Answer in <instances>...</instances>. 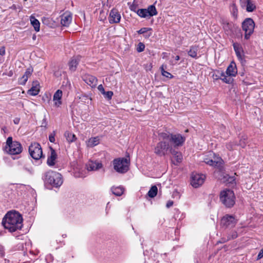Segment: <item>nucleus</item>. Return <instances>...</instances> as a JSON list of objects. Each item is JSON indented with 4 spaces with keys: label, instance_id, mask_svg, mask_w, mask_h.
<instances>
[{
    "label": "nucleus",
    "instance_id": "1",
    "mask_svg": "<svg viewBox=\"0 0 263 263\" xmlns=\"http://www.w3.org/2000/svg\"><path fill=\"white\" fill-rule=\"evenodd\" d=\"M23 218L21 215L15 211H9L4 217L2 223L5 229L10 232H15L22 229Z\"/></svg>",
    "mask_w": 263,
    "mask_h": 263
},
{
    "label": "nucleus",
    "instance_id": "2",
    "mask_svg": "<svg viewBox=\"0 0 263 263\" xmlns=\"http://www.w3.org/2000/svg\"><path fill=\"white\" fill-rule=\"evenodd\" d=\"M42 179L46 187H58L63 182L62 175L52 170L45 172L42 176Z\"/></svg>",
    "mask_w": 263,
    "mask_h": 263
},
{
    "label": "nucleus",
    "instance_id": "3",
    "mask_svg": "<svg viewBox=\"0 0 263 263\" xmlns=\"http://www.w3.org/2000/svg\"><path fill=\"white\" fill-rule=\"evenodd\" d=\"M158 136L160 139L167 140L174 148L182 146L185 141V137L180 134H174L169 132H162L160 133Z\"/></svg>",
    "mask_w": 263,
    "mask_h": 263
},
{
    "label": "nucleus",
    "instance_id": "4",
    "mask_svg": "<svg viewBox=\"0 0 263 263\" xmlns=\"http://www.w3.org/2000/svg\"><path fill=\"white\" fill-rule=\"evenodd\" d=\"M220 201L227 208H231L235 203V196L234 192L228 189H224L220 192Z\"/></svg>",
    "mask_w": 263,
    "mask_h": 263
},
{
    "label": "nucleus",
    "instance_id": "5",
    "mask_svg": "<svg viewBox=\"0 0 263 263\" xmlns=\"http://www.w3.org/2000/svg\"><path fill=\"white\" fill-rule=\"evenodd\" d=\"M5 151L10 155H17L22 152V147L20 142L13 141L12 138L9 137L7 139Z\"/></svg>",
    "mask_w": 263,
    "mask_h": 263
},
{
    "label": "nucleus",
    "instance_id": "6",
    "mask_svg": "<svg viewBox=\"0 0 263 263\" xmlns=\"http://www.w3.org/2000/svg\"><path fill=\"white\" fill-rule=\"evenodd\" d=\"M129 161L127 158H119L114 160V170L119 173L124 174L129 170Z\"/></svg>",
    "mask_w": 263,
    "mask_h": 263
},
{
    "label": "nucleus",
    "instance_id": "7",
    "mask_svg": "<svg viewBox=\"0 0 263 263\" xmlns=\"http://www.w3.org/2000/svg\"><path fill=\"white\" fill-rule=\"evenodd\" d=\"M160 140L158 143H157L156 146L154 148V153L159 156L162 157L165 156L170 148V144L167 142V140Z\"/></svg>",
    "mask_w": 263,
    "mask_h": 263
},
{
    "label": "nucleus",
    "instance_id": "8",
    "mask_svg": "<svg viewBox=\"0 0 263 263\" xmlns=\"http://www.w3.org/2000/svg\"><path fill=\"white\" fill-rule=\"evenodd\" d=\"M255 23L251 18H246L242 23V28L245 31V38L248 40L253 33L254 29Z\"/></svg>",
    "mask_w": 263,
    "mask_h": 263
},
{
    "label": "nucleus",
    "instance_id": "9",
    "mask_svg": "<svg viewBox=\"0 0 263 263\" xmlns=\"http://www.w3.org/2000/svg\"><path fill=\"white\" fill-rule=\"evenodd\" d=\"M158 12L154 5H150L147 9H139L137 14L141 17L149 18L151 17L156 15Z\"/></svg>",
    "mask_w": 263,
    "mask_h": 263
},
{
    "label": "nucleus",
    "instance_id": "10",
    "mask_svg": "<svg viewBox=\"0 0 263 263\" xmlns=\"http://www.w3.org/2000/svg\"><path fill=\"white\" fill-rule=\"evenodd\" d=\"M31 157L35 160H39L43 156V152L40 144L38 143H32L29 147Z\"/></svg>",
    "mask_w": 263,
    "mask_h": 263
},
{
    "label": "nucleus",
    "instance_id": "11",
    "mask_svg": "<svg viewBox=\"0 0 263 263\" xmlns=\"http://www.w3.org/2000/svg\"><path fill=\"white\" fill-rule=\"evenodd\" d=\"M237 222L235 218L230 215H226L221 220V226L224 229H231L234 228Z\"/></svg>",
    "mask_w": 263,
    "mask_h": 263
},
{
    "label": "nucleus",
    "instance_id": "12",
    "mask_svg": "<svg viewBox=\"0 0 263 263\" xmlns=\"http://www.w3.org/2000/svg\"><path fill=\"white\" fill-rule=\"evenodd\" d=\"M205 178V177L203 174H193L191 184L194 187L197 188L203 183Z\"/></svg>",
    "mask_w": 263,
    "mask_h": 263
},
{
    "label": "nucleus",
    "instance_id": "13",
    "mask_svg": "<svg viewBox=\"0 0 263 263\" xmlns=\"http://www.w3.org/2000/svg\"><path fill=\"white\" fill-rule=\"evenodd\" d=\"M233 46L238 59L243 64L246 62L245 54L241 45L238 43H233Z\"/></svg>",
    "mask_w": 263,
    "mask_h": 263
},
{
    "label": "nucleus",
    "instance_id": "14",
    "mask_svg": "<svg viewBox=\"0 0 263 263\" xmlns=\"http://www.w3.org/2000/svg\"><path fill=\"white\" fill-rule=\"evenodd\" d=\"M121 15L117 9H112L109 14V22L110 24L118 23L120 21Z\"/></svg>",
    "mask_w": 263,
    "mask_h": 263
},
{
    "label": "nucleus",
    "instance_id": "15",
    "mask_svg": "<svg viewBox=\"0 0 263 263\" xmlns=\"http://www.w3.org/2000/svg\"><path fill=\"white\" fill-rule=\"evenodd\" d=\"M81 57L78 55L73 57L68 63L69 69L71 72L76 70L77 66L79 64Z\"/></svg>",
    "mask_w": 263,
    "mask_h": 263
},
{
    "label": "nucleus",
    "instance_id": "16",
    "mask_svg": "<svg viewBox=\"0 0 263 263\" xmlns=\"http://www.w3.org/2000/svg\"><path fill=\"white\" fill-rule=\"evenodd\" d=\"M87 169L88 171H97L102 167V164L101 162L98 161H90L86 165Z\"/></svg>",
    "mask_w": 263,
    "mask_h": 263
},
{
    "label": "nucleus",
    "instance_id": "17",
    "mask_svg": "<svg viewBox=\"0 0 263 263\" xmlns=\"http://www.w3.org/2000/svg\"><path fill=\"white\" fill-rule=\"evenodd\" d=\"M61 23L63 26H68L71 22L72 16L70 13L65 12L61 15Z\"/></svg>",
    "mask_w": 263,
    "mask_h": 263
},
{
    "label": "nucleus",
    "instance_id": "18",
    "mask_svg": "<svg viewBox=\"0 0 263 263\" xmlns=\"http://www.w3.org/2000/svg\"><path fill=\"white\" fill-rule=\"evenodd\" d=\"M83 79L85 83L91 87H95L97 85V79L93 76L89 74L85 75Z\"/></svg>",
    "mask_w": 263,
    "mask_h": 263
},
{
    "label": "nucleus",
    "instance_id": "19",
    "mask_svg": "<svg viewBox=\"0 0 263 263\" xmlns=\"http://www.w3.org/2000/svg\"><path fill=\"white\" fill-rule=\"evenodd\" d=\"M226 73L229 76H236L237 73V69L236 65L234 62H231L230 65L228 66L226 70Z\"/></svg>",
    "mask_w": 263,
    "mask_h": 263
},
{
    "label": "nucleus",
    "instance_id": "20",
    "mask_svg": "<svg viewBox=\"0 0 263 263\" xmlns=\"http://www.w3.org/2000/svg\"><path fill=\"white\" fill-rule=\"evenodd\" d=\"M50 155L48 156L47 160V164L50 166H52L55 164V161L57 158V155L53 148L50 147Z\"/></svg>",
    "mask_w": 263,
    "mask_h": 263
},
{
    "label": "nucleus",
    "instance_id": "21",
    "mask_svg": "<svg viewBox=\"0 0 263 263\" xmlns=\"http://www.w3.org/2000/svg\"><path fill=\"white\" fill-rule=\"evenodd\" d=\"M39 85V82L37 81H33L32 86L31 88L28 90V93L29 95L33 96L38 95L40 91Z\"/></svg>",
    "mask_w": 263,
    "mask_h": 263
},
{
    "label": "nucleus",
    "instance_id": "22",
    "mask_svg": "<svg viewBox=\"0 0 263 263\" xmlns=\"http://www.w3.org/2000/svg\"><path fill=\"white\" fill-rule=\"evenodd\" d=\"M222 159L220 158H217V160L209 159L208 158L204 159V162L211 166L214 167H220L221 164Z\"/></svg>",
    "mask_w": 263,
    "mask_h": 263
},
{
    "label": "nucleus",
    "instance_id": "23",
    "mask_svg": "<svg viewBox=\"0 0 263 263\" xmlns=\"http://www.w3.org/2000/svg\"><path fill=\"white\" fill-rule=\"evenodd\" d=\"M62 96V90L59 89L54 94L53 100L54 102L55 106L59 107L61 104V99Z\"/></svg>",
    "mask_w": 263,
    "mask_h": 263
},
{
    "label": "nucleus",
    "instance_id": "24",
    "mask_svg": "<svg viewBox=\"0 0 263 263\" xmlns=\"http://www.w3.org/2000/svg\"><path fill=\"white\" fill-rule=\"evenodd\" d=\"M110 190L114 195L117 196H121L124 192V188L121 185L118 186H113L111 187Z\"/></svg>",
    "mask_w": 263,
    "mask_h": 263
},
{
    "label": "nucleus",
    "instance_id": "25",
    "mask_svg": "<svg viewBox=\"0 0 263 263\" xmlns=\"http://www.w3.org/2000/svg\"><path fill=\"white\" fill-rule=\"evenodd\" d=\"M223 181L232 186L236 184L235 177L234 176H230L228 174L224 175L223 177Z\"/></svg>",
    "mask_w": 263,
    "mask_h": 263
},
{
    "label": "nucleus",
    "instance_id": "26",
    "mask_svg": "<svg viewBox=\"0 0 263 263\" xmlns=\"http://www.w3.org/2000/svg\"><path fill=\"white\" fill-rule=\"evenodd\" d=\"M242 8H246L248 12H252L256 9V6L252 0H249L245 5L241 6Z\"/></svg>",
    "mask_w": 263,
    "mask_h": 263
},
{
    "label": "nucleus",
    "instance_id": "27",
    "mask_svg": "<svg viewBox=\"0 0 263 263\" xmlns=\"http://www.w3.org/2000/svg\"><path fill=\"white\" fill-rule=\"evenodd\" d=\"M198 47L197 46H192L190 47V50L188 51V55L193 58H197V51Z\"/></svg>",
    "mask_w": 263,
    "mask_h": 263
},
{
    "label": "nucleus",
    "instance_id": "28",
    "mask_svg": "<svg viewBox=\"0 0 263 263\" xmlns=\"http://www.w3.org/2000/svg\"><path fill=\"white\" fill-rule=\"evenodd\" d=\"M30 21L31 25L33 26L35 31L39 32L40 31V22L36 18H35V17L32 16H30Z\"/></svg>",
    "mask_w": 263,
    "mask_h": 263
},
{
    "label": "nucleus",
    "instance_id": "29",
    "mask_svg": "<svg viewBox=\"0 0 263 263\" xmlns=\"http://www.w3.org/2000/svg\"><path fill=\"white\" fill-rule=\"evenodd\" d=\"M233 25L227 21L223 22V28L227 34H230L232 32Z\"/></svg>",
    "mask_w": 263,
    "mask_h": 263
},
{
    "label": "nucleus",
    "instance_id": "30",
    "mask_svg": "<svg viewBox=\"0 0 263 263\" xmlns=\"http://www.w3.org/2000/svg\"><path fill=\"white\" fill-rule=\"evenodd\" d=\"M100 142V139L98 137L91 138L87 142V145L90 147H93L98 145Z\"/></svg>",
    "mask_w": 263,
    "mask_h": 263
},
{
    "label": "nucleus",
    "instance_id": "31",
    "mask_svg": "<svg viewBox=\"0 0 263 263\" xmlns=\"http://www.w3.org/2000/svg\"><path fill=\"white\" fill-rule=\"evenodd\" d=\"M158 193V189L156 185L152 186L149 191L148 192L147 195L151 198L155 197Z\"/></svg>",
    "mask_w": 263,
    "mask_h": 263
},
{
    "label": "nucleus",
    "instance_id": "32",
    "mask_svg": "<svg viewBox=\"0 0 263 263\" xmlns=\"http://www.w3.org/2000/svg\"><path fill=\"white\" fill-rule=\"evenodd\" d=\"M220 74V79L224 82L227 84H231L232 83L233 79L230 78V76H227L223 72H221Z\"/></svg>",
    "mask_w": 263,
    "mask_h": 263
},
{
    "label": "nucleus",
    "instance_id": "33",
    "mask_svg": "<svg viewBox=\"0 0 263 263\" xmlns=\"http://www.w3.org/2000/svg\"><path fill=\"white\" fill-rule=\"evenodd\" d=\"M64 136L66 138V140L69 142H72L74 141L76 139V137L75 135L69 132H66L64 134Z\"/></svg>",
    "mask_w": 263,
    "mask_h": 263
},
{
    "label": "nucleus",
    "instance_id": "34",
    "mask_svg": "<svg viewBox=\"0 0 263 263\" xmlns=\"http://www.w3.org/2000/svg\"><path fill=\"white\" fill-rule=\"evenodd\" d=\"M152 29L151 28H146V27H143L141 28L139 30L137 31L138 34H144L145 33H147L148 31H152Z\"/></svg>",
    "mask_w": 263,
    "mask_h": 263
},
{
    "label": "nucleus",
    "instance_id": "35",
    "mask_svg": "<svg viewBox=\"0 0 263 263\" xmlns=\"http://www.w3.org/2000/svg\"><path fill=\"white\" fill-rule=\"evenodd\" d=\"M23 170L26 171L28 174L32 175L34 173V170L31 166H29L27 165H25L23 167Z\"/></svg>",
    "mask_w": 263,
    "mask_h": 263
},
{
    "label": "nucleus",
    "instance_id": "36",
    "mask_svg": "<svg viewBox=\"0 0 263 263\" xmlns=\"http://www.w3.org/2000/svg\"><path fill=\"white\" fill-rule=\"evenodd\" d=\"M28 79V78H27L25 75H23L19 80H18V83L20 84L24 85L26 83L27 80Z\"/></svg>",
    "mask_w": 263,
    "mask_h": 263
},
{
    "label": "nucleus",
    "instance_id": "37",
    "mask_svg": "<svg viewBox=\"0 0 263 263\" xmlns=\"http://www.w3.org/2000/svg\"><path fill=\"white\" fill-rule=\"evenodd\" d=\"M173 157L176 160L177 163H180L182 159V155L180 152L173 156Z\"/></svg>",
    "mask_w": 263,
    "mask_h": 263
},
{
    "label": "nucleus",
    "instance_id": "38",
    "mask_svg": "<svg viewBox=\"0 0 263 263\" xmlns=\"http://www.w3.org/2000/svg\"><path fill=\"white\" fill-rule=\"evenodd\" d=\"M145 49V45L143 43H139L138 45V47L137 48V51L138 52H142L143 51H144Z\"/></svg>",
    "mask_w": 263,
    "mask_h": 263
},
{
    "label": "nucleus",
    "instance_id": "39",
    "mask_svg": "<svg viewBox=\"0 0 263 263\" xmlns=\"http://www.w3.org/2000/svg\"><path fill=\"white\" fill-rule=\"evenodd\" d=\"M228 237L229 240L234 239L237 237V233L236 231H232L231 233V234L228 235Z\"/></svg>",
    "mask_w": 263,
    "mask_h": 263
},
{
    "label": "nucleus",
    "instance_id": "40",
    "mask_svg": "<svg viewBox=\"0 0 263 263\" xmlns=\"http://www.w3.org/2000/svg\"><path fill=\"white\" fill-rule=\"evenodd\" d=\"M55 132L53 131L49 136V140L50 142L54 143L55 141Z\"/></svg>",
    "mask_w": 263,
    "mask_h": 263
},
{
    "label": "nucleus",
    "instance_id": "41",
    "mask_svg": "<svg viewBox=\"0 0 263 263\" xmlns=\"http://www.w3.org/2000/svg\"><path fill=\"white\" fill-rule=\"evenodd\" d=\"M33 71V69L31 68H28L26 70L24 75L26 76L27 78H29L31 76L32 72Z\"/></svg>",
    "mask_w": 263,
    "mask_h": 263
},
{
    "label": "nucleus",
    "instance_id": "42",
    "mask_svg": "<svg viewBox=\"0 0 263 263\" xmlns=\"http://www.w3.org/2000/svg\"><path fill=\"white\" fill-rule=\"evenodd\" d=\"M171 145H170V148H169L168 151L172 154L173 156L178 154L179 152L176 151L175 149H174Z\"/></svg>",
    "mask_w": 263,
    "mask_h": 263
},
{
    "label": "nucleus",
    "instance_id": "43",
    "mask_svg": "<svg viewBox=\"0 0 263 263\" xmlns=\"http://www.w3.org/2000/svg\"><path fill=\"white\" fill-rule=\"evenodd\" d=\"M104 95L106 98H108V99H111L113 96V92L111 91H108L105 92V94Z\"/></svg>",
    "mask_w": 263,
    "mask_h": 263
},
{
    "label": "nucleus",
    "instance_id": "44",
    "mask_svg": "<svg viewBox=\"0 0 263 263\" xmlns=\"http://www.w3.org/2000/svg\"><path fill=\"white\" fill-rule=\"evenodd\" d=\"M229 240V239L228 237L227 238L222 237L217 242V243H224Z\"/></svg>",
    "mask_w": 263,
    "mask_h": 263
},
{
    "label": "nucleus",
    "instance_id": "45",
    "mask_svg": "<svg viewBox=\"0 0 263 263\" xmlns=\"http://www.w3.org/2000/svg\"><path fill=\"white\" fill-rule=\"evenodd\" d=\"M262 257H263V248L259 251V252L257 255V260H259V259H261Z\"/></svg>",
    "mask_w": 263,
    "mask_h": 263
},
{
    "label": "nucleus",
    "instance_id": "46",
    "mask_svg": "<svg viewBox=\"0 0 263 263\" xmlns=\"http://www.w3.org/2000/svg\"><path fill=\"white\" fill-rule=\"evenodd\" d=\"M74 176L76 177H84V175L82 173H80V172L77 173V170H76L75 172H74Z\"/></svg>",
    "mask_w": 263,
    "mask_h": 263
},
{
    "label": "nucleus",
    "instance_id": "47",
    "mask_svg": "<svg viewBox=\"0 0 263 263\" xmlns=\"http://www.w3.org/2000/svg\"><path fill=\"white\" fill-rule=\"evenodd\" d=\"M5 256L4 248L2 246L0 245V256L4 257Z\"/></svg>",
    "mask_w": 263,
    "mask_h": 263
},
{
    "label": "nucleus",
    "instance_id": "48",
    "mask_svg": "<svg viewBox=\"0 0 263 263\" xmlns=\"http://www.w3.org/2000/svg\"><path fill=\"white\" fill-rule=\"evenodd\" d=\"M98 90L101 92L102 93L105 94V91L103 87V85L102 84H100L98 87Z\"/></svg>",
    "mask_w": 263,
    "mask_h": 263
},
{
    "label": "nucleus",
    "instance_id": "49",
    "mask_svg": "<svg viewBox=\"0 0 263 263\" xmlns=\"http://www.w3.org/2000/svg\"><path fill=\"white\" fill-rule=\"evenodd\" d=\"M5 48L4 46H2L0 48V55L3 56L5 54Z\"/></svg>",
    "mask_w": 263,
    "mask_h": 263
},
{
    "label": "nucleus",
    "instance_id": "50",
    "mask_svg": "<svg viewBox=\"0 0 263 263\" xmlns=\"http://www.w3.org/2000/svg\"><path fill=\"white\" fill-rule=\"evenodd\" d=\"M162 75L166 78H172L173 77V75H172V74H171L170 72H168L166 71L165 72H164V73H163Z\"/></svg>",
    "mask_w": 263,
    "mask_h": 263
},
{
    "label": "nucleus",
    "instance_id": "51",
    "mask_svg": "<svg viewBox=\"0 0 263 263\" xmlns=\"http://www.w3.org/2000/svg\"><path fill=\"white\" fill-rule=\"evenodd\" d=\"M233 145L232 143H229L226 145V147L229 150L231 151L233 149Z\"/></svg>",
    "mask_w": 263,
    "mask_h": 263
},
{
    "label": "nucleus",
    "instance_id": "52",
    "mask_svg": "<svg viewBox=\"0 0 263 263\" xmlns=\"http://www.w3.org/2000/svg\"><path fill=\"white\" fill-rule=\"evenodd\" d=\"M173 203H174V202L173 201L168 200L166 203V206L167 208H169L173 205Z\"/></svg>",
    "mask_w": 263,
    "mask_h": 263
},
{
    "label": "nucleus",
    "instance_id": "53",
    "mask_svg": "<svg viewBox=\"0 0 263 263\" xmlns=\"http://www.w3.org/2000/svg\"><path fill=\"white\" fill-rule=\"evenodd\" d=\"M166 68V65H162L161 67H160V69H161V73H162V74H163V73H164V72H165L166 71L165 70V69Z\"/></svg>",
    "mask_w": 263,
    "mask_h": 263
},
{
    "label": "nucleus",
    "instance_id": "54",
    "mask_svg": "<svg viewBox=\"0 0 263 263\" xmlns=\"http://www.w3.org/2000/svg\"><path fill=\"white\" fill-rule=\"evenodd\" d=\"M152 35V33L151 32H147V33H145L143 34V36L145 38H149L151 35Z\"/></svg>",
    "mask_w": 263,
    "mask_h": 263
},
{
    "label": "nucleus",
    "instance_id": "55",
    "mask_svg": "<svg viewBox=\"0 0 263 263\" xmlns=\"http://www.w3.org/2000/svg\"><path fill=\"white\" fill-rule=\"evenodd\" d=\"M20 119L19 118H15L13 120V122L15 124H18L20 122Z\"/></svg>",
    "mask_w": 263,
    "mask_h": 263
},
{
    "label": "nucleus",
    "instance_id": "56",
    "mask_svg": "<svg viewBox=\"0 0 263 263\" xmlns=\"http://www.w3.org/2000/svg\"><path fill=\"white\" fill-rule=\"evenodd\" d=\"M130 10L132 11H135V12H137V11H136V6L135 5H133L130 6Z\"/></svg>",
    "mask_w": 263,
    "mask_h": 263
},
{
    "label": "nucleus",
    "instance_id": "57",
    "mask_svg": "<svg viewBox=\"0 0 263 263\" xmlns=\"http://www.w3.org/2000/svg\"><path fill=\"white\" fill-rule=\"evenodd\" d=\"M240 3L241 5V6H242L243 5H245L246 4V3L248 2L249 0H239Z\"/></svg>",
    "mask_w": 263,
    "mask_h": 263
},
{
    "label": "nucleus",
    "instance_id": "58",
    "mask_svg": "<svg viewBox=\"0 0 263 263\" xmlns=\"http://www.w3.org/2000/svg\"><path fill=\"white\" fill-rule=\"evenodd\" d=\"M114 2V0H110V1H109V0H107V5H109V6H111Z\"/></svg>",
    "mask_w": 263,
    "mask_h": 263
},
{
    "label": "nucleus",
    "instance_id": "59",
    "mask_svg": "<svg viewBox=\"0 0 263 263\" xmlns=\"http://www.w3.org/2000/svg\"><path fill=\"white\" fill-rule=\"evenodd\" d=\"M46 124H47V123H46V119H45V118H44V119H43V123H42V126H46Z\"/></svg>",
    "mask_w": 263,
    "mask_h": 263
},
{
    "label": "nucleus",
    "instance_id": "60",
    "mask_svg": "<svg viewBox=\"0 0 263 263\" xmlns=\"http://www.w3.org/2000/svg\"><path fill=\"white\" fill-rule=\"evenodd\" d=\"M10 9L15 10L16 9L15 5H13L12 6L10 7Z\"/></svg>",
    "mask_w": 263,
    "mask_h": 263
},
{
    "label": "nucleus",
    "instance_id": "61",
    "mask_svg": "<svg viewBox=\"0 0 263 263\" xmlns=\"http://www.w3.org/2000/svg\"><path fill=\"white\" fill-rule=\"evenodd\" d=\"M179 59H180V57H179V55H177V56H176V57H175V60H176V61H178V60H179Z\"/></svg>",
    "mask_w": 263,
    "mask_h": 263
},
{
    "label": "nucleus",
    "instance_id": "62",
    "mask_svg": "<svg viewBox=\"0 0 263 263\" xmlns=\"http://www.w3.org/2000/svg\"><path fill=\"white\" fill-rule=\"evenodd\" d=\"M215 76H216V79H220V77H219V76H218L217 75H216Z\"/></svg>",
    "mask_w": 263,
    "mask_h": 263
},
{
    "label": "nucleus",
    "instance_id": "63",
    "mask_svg": "<svg viewBox=\"0 0 263 263\" xmlns=\"http://www.w3.org/2000/svg\"><path fill=\"white\" fill-rule=\"evenodd\" d=\"M238 32H240V30L239 28L236 29Z\"/></svg>",
    "mask_w": 263,
    "mask_h": 263
},
{
    "label": "nucleus",
    "instance_id": "64",
    "mask_svg": "<svg viewBox=\"0 0 263 263\" xmlns=\"http://www.w3.org/2000/svg\"><path fill=\"white\" fill-rule=\"evenodd\" d=\"M109 1H110V0H109Z\"/></svg>",
    "mask_w": 263,
    "mask_h": 263
}]
</instances>
